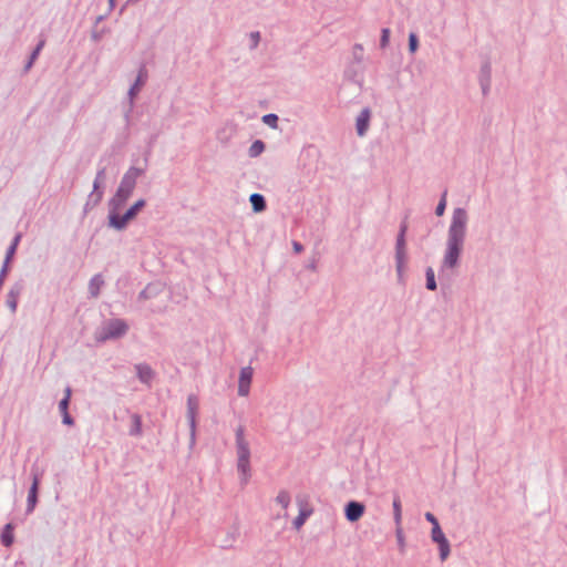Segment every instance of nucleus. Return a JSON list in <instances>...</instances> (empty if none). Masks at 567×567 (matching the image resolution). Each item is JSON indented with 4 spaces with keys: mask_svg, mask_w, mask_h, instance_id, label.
Listing matches in <instances>:
<instances>
[{
    "mask_svg": "<svg viewBox=\"0 0 567 567\" xmlns=\"http://www.w3.org/2000/svg\"><path fill=\"white\" fill-rule=\"evenodd\" d=\"M468 214L465 208L453 209L451 223L447 229L446 247L444 250L440 272L445 269H454L460 264L467 233Z\"/></svg>",
    "mask_w": 567,
    "mask_h": 567,
    "instance_id": "nucleus-1",
    "label": "nucleus"
},
{
    "mask_svg": "<svg viewBox=\"0 0 567 567\" xmlns=\"http://www.w3.org/2000/svg\"><path fill=\"white\" fill-rule=\"evenodd\" d=\"M237 470L243 484H247L250 477V449L245 439V427L239 425L235 431Z\"/></svg>",
    "mask_w": 567,
    "mask_h": 567,
    "instance_id": "nucleus-2",
    "label": "nucleus"
},
{
    "mask_svg": "<svg viewBox=\"0 0 567 567\" xmlns=\"http://www.w3.org/2000/svg\"><path fill=\"white\" fill-rule=\"evenodd\" d=\"M128 331V324L123 319H110L104 322L102 328L96 334V340L105 342L107 340H115L122 338Z\"/></svg>",
    "mask_w": 567,
    "mask_h": 567,
    "instance_id": "nucleus-3",
    "label": "nucleus"
},
{
    "mask_svg": "<svg viewBox=\"0 0 567 567\" xmlns=\"http://www.w3.org/2000/svg\"><path fill=\"white\" fill-rule=\"evenodd\" d=\"M145 205L146 200L141 198L131 205L124 214L112 215L110 218L109 227L118 231L124 230L127 227V224L138 215Z\"/></svg>",
    "mask_w": 567,
    "mask_h": 567,
    "instance_id": "nucleus-4",
    "label": "nucleus"
},
{
    "mask_svg": "<svg viewBox=\"0 0 567 567\" xmlns=\"http://www.w3.org/2000/svg\"><path fill=\"white\" fill-rule=\"evenodd\" d=\"M408 230V226L405 223H402L400 225V230L396 236V243H395V268L399 279H402L404 265L406 260V252H405V234Z\"/></svg>",
    "mask_w": 567,
    "mask_h": 567,
    "instance_id": "nucleus-5",
    "label": "nucleus"
},
{
    "mask_svg": "<svg viewBox=\"0 0 567 567\" xmlns=\"http://www.w3.org/2000/svg\"><path fill=\"white\" fill-rule=\"evenodd\" d=\"M42 475H43V471H41L37 465H33L31 467L32 483H31V486L29 487V492H28L27 508H25L27 515L33 513V511L38 504V494H39V487H40Z\"/></svg>",
    "mask_w": 567,
    "mask_h": 567,
    "instance_id": "nucleus-6",
    "label": "nucleus"
},
{
    "mask_svg": "<svg viewBox=\"0 0 567 567\" xmlns=\"http://www.w3.org/2000/svg\"><path fill=\"white\" fill-rule=\"evenodd\" d=\"M199 406L198 398L195 394L187 396V420L189 425V445H195L196 442V416Z\"/></svg>",
    "mask_w": 567,
    "mask_h": 567,
    "instance_id": "nucleus-7",
    "label": "nucleus"
},
{
    "mask_svg": "<svg viewBox=\"0 0 567 567\" xmlns=\"http://www.w3.org/2000/svg\"><path fill=\"white\" fill-rule=\"evenodd\" d=\"M147 76H148V74H147V70H146L145 65H141L137 76H136L134 83L130 86L128 92H127L128 100H130V109L125 113V121L127 124L130 122V112L133 109L134 99L137 96L142 86L145 84Z\"/></svg>",
    "mask_w": 567,
    "mask_h": 567,
    "instance_id": "nucleus-8",
    "label": "nucleus"
},
{
    "mask_svg": "<svg viewBox=\"0 0 567 567\" xmlns=\"http://www.w3.org/2000/svg\"><path fill=\"white\" fill-rule=\"evenodd\" d=\"M431 539L439 546L440 559L442 561L445 560L451 553V546L440 524H435V526L432 527Z\"/></svg>",
    "mask_w": 567,
    "mask_h": 567,
    "instance_id": "nucleus-9",
    "label": "nucleus"
},
{
    "mask_svg": "<svg viewBox=\"0 0 567 567\" xmlns=\"http://www.w3.org/2000/svg\"><path fill=\"white\" fill-rule=\"evenodd\" d=\"M145 173V168L131 166L122 176L120 187L134 192L136 182Z\"/></svg>",
    "mask_w": 567,
    "mask_h": 567,
    "instance_id": "nucleus-10",
    "label": "nucleus"
},
{
    "mask_svg": "<svg viewBox=\"0 0 567 567\" xmlns=\"http://www.w3.org/2000/svg\"><path fill=\"white\" fill-rule=\"evenodd\" d=\"M252 375H254V370L250 365L244 367L240 369L239 380H238V395L239 396H247L249 394Z\"/></svg>",
    "mask_w": 567,
    "mask_h": 567,
    "instance_id": "nucleus-11",
    "label": "nucleus"
},
{
    "mask_svg": "<svg viewBox=\"0 0 567 567\" xmlns=\"http://www.w3.org/2000/svg\"><path fill=\"white\" fill-rule=\"evenodd\" d=\"M72 389L68 385L64 390V396L59 402V411L62 416V423L68 426L74 425V419L69 413Z\"/></svg>",
    "mask_w": 567,
    "mask_h": 567,
    "instance_id": "nucleus-12",
    "label": "nucleus"
},
{
    "mask_svg": "<svg viewBox=\"0 0 567 567\" xmlns=\"http://www.w3.org/2000/svg\"><path fill=\"white\" fill-rule=\"evenodd\" d=\"M365 507L363 503L358 501H349L344 505V517L350 523L358 522L364 514Z\"/></svg>",
    "mask_w": 567,
    "mask_h": 567,
    "instance_id": "nucleus-13",
    "label": "nucleus"
},
{
    "mask_svg": "<svg viewBox=\"0 0 567 567\" xmlns=\"http://www.w3.org/2000/svg\"><path fill=\"white\" fill-rule=\"evenodd\" d=\"M22 290H23V284H22V281H19V282H16L10 288L9 292L7 293L6 303H7L8 308L11 310V312L17 311L18 299H19L20 295L22 293Z\"/></svg>",
    "mask_w": 567,
    "mask_h": 567,
    "instance_id": "nucleus-14",
    "label": "nucleus"
},
{
    "mask_svg": "<svg viewBox=\"0 0 567 567\" xmlns=\"http://www.w3.org/2000/svg\"><path fill=\"white\" fill-rule=\"evenodd\" d=\"M371 111L364 107L357 117L355 130L359 136H364L370 124Z\"/></svg>",
    "mask_w": 567,
    "mask_h": 567,
    "instance_id": "nucleus-15",
    "label": "nucleus"
},
{
    "mask_svg": "<svg viewBox=\"0 0 567 567\" xmlns=\"http://www.w3.org/2000/svg\"><path fill=\"white\" fill-rule=\"evenodd\" d=\"M137 379L146 385H151L155 373L150 364L147 363H138L135 365Z\"/></svg>",
    "mask_w": 567,
    "mask_h": 567,
    "instance_id": "nucleus-16",
    "label": "nucleus"
},
{
    "mask_svg": "<svg viewBox=\"0 0 567 567\" xmlns=\"http://www.w3.org/2000/svg\"><path fill=\"white\" fill-rule=\"evenodd\" d=\"M126 202L127 199H125L124 197L116 193L109 199L107 224L110 223V218L112 217V215H121L120 210L125 206Z\"/></svg>",
    "mask_w": 567,
    "mask_h": 567,
    "instance_id": "nucleus-17",
    "label": "nucleus"
},
{
    "mask_svg": "<svg viewBox=\"0 0 567 567\" xmlns=\"http://www.w3.org/2000/svg\"><path fill=\"white\" fill-rule=\"evenodd\" d=\"M249 202L255 213H261L267 208V202L262 194L252 193L249 196Z\"/></svg>",
    "mask_w": 567,
    "mask_h": 567,
    "instance_id": "nucleus-18",
    "label": "nucleus"
},
{
    "mask_svg": "<svg viewBox=\"0 0 567 567\" xmlns=\"http://www.w3.org/2000/svg\"><path fill=\"white\" fill-rule=\"evenodd\" d=\"M45 44V40L44 39H41L38 44L35 45V48L32 50V52L30 53V56L28 59V61L25 62L24 64V68H23V73H28L31 68L33 66L35 60L38 59L40 52L42 51L43 47Z\"/></svg>",
    "mask_w": 567,
    "mask_h": 567,
    "instance_id": "nucleus-19",
    "label": "nucleus"
},
{
    "mask_svg": "<svg viewBox=\"0 0 567 567\" xmlns=\"http://www.w3.org/2000/svg\"><path fill=\"white\" fill-rule=\"evenodd\" d=\"M104 280L101 274L94 275L89 281V293L91 297L96 298L100 295L101 287Z\"/></svg>",
    "mask_w": 567,
    "mask_h": 567,
    "instance_id": "nucleus-20",
    "label": "nucleus"
},
{
    "mask_svg": "<svg viewBox=\"0 0 567 567\" xmlns=\"http://www.w3.org/2000/svg\"><path fill=\"white\" fill-rule=\"evenodd\" d=\"M1 544L4 547H10L14 542V535H13V526L11 523H8L2 528L1 535H0Z\"/></svg>",
    "mask_w": 567,
    "mask_h": 567,
    "instance_id": "nucleus-21",
    "label": "nucleus"
},
{
    "mask_svg": "<svg viewBox=\"0 0 567 567\" xmlns=\"http://www.w3.org/2000/svg\"><path fill=\"white\" fill-rule=\"evenodd\" d=\"M132 425L130 427L128 434L131 436L137 437L142 435V416L137 413L132 414L131 416Z\"/></svg>",
    "mask_w": 567,
    "mask_h": 567,
    "instance_id": "nucleus-22",
    "label": "nucleus"
},
{
    "mask_svg": "<svg viewBox=\"0 0 567 567\" xmlns=\"http://www.w3.org/2000/svg\"><path fill=\"white\" fill-rule=\"evenodd\" d=\"M312 514V509L307 506H300L298 516L293 519L295 528H300L308 517Z\"/></svg>",
    "mask_w": 567,
    "mask_h": 567,
    "instance_id": "nucleus-23",
    "label": "nucleus"
},
{
    "mask_svg": "<svg viewBox=\"0 0 567 567\" xmlns=\"http://www.w3.org/2000/svg\"><path fill=\"white\" fill-rule=\"evenodd\" d=\"M21 237H22V235L20 233L16 234L11 244L7 248L6 257H4V259H7V262H11L13 256L16 255V251H17L18 245L21 240Z\"/></svg>",
    "mask_w": 567,
    "mask_h": 567,
    "instance_id": "nucleus-24",
    "label": "nucleus"
},
{
    "mask_svg": "<svg viewBox=\"0 0 567 567\" xmlns=\"http://www.w3.org/2000/svg\"><path fill=\"white\" fill-rule=\"evenodd\" d=\"M478 82H492V65L489 61H485L480 70Z\"/></svg>",
    "mask_w": 567,
    "mask_h": 567,
    "instance_id": "nucleus-25",
    "label": "nucleus"
},
{
    "mask_svg": "<svg viewBox=\"0 0 567 567\" xmlns=\"http://www.w3.org/2000/svg\"><path fill=\"white\" fill-rule=\"evenodd\" d=\"M266 148V144L261 140H255L248 148V155L251 158L259 156Z\"/></svg>",
    "mask_w": 567,
    "mask_h": 567,
    "instance_id": "nucleus-26",
    "label": "nucleus"
},
{
    "mask_svg": "<svg viewBox=\"0 0 567 567\" xmlns=\"http://www.w3.org/2000/svg\"><path fill=\"white\" fill-rule=\"evenodd\" d=\"M425 287L430 291H434L437 288V284L435 280V274L432 267H427L425 269Z\"/></svg>",
    "mask_w": 567,
    "mask_h": 567,
    "instance_id": "nucleus-27",
    "label": "nucleus"
},
{
    "mask_svg": "<svg viewBox=\"0 0 567 567\" xmlns=\"http://www.w3.org/2000/svg\"><path fill=\"white\" fill-rule=\"evenodd\" d=\"M392 506H393V519H394L395 526H401L402 507H401V501L398 496L394 497Z\"/></svg>",
    "mask_w": 567,
    "mask_h": 567,
    "instance_id": "nucleus-28",
    "label": "nucleus"
},
{
    "mask_svg": "<svg viewBox=\"0 0 567 567\" xmlns=\"http://www.w3.org/2000/svg\"><path fill=\"white\" fill-rule=\"evenodd\" d=\"M261 121L264 124L268 125L269 127L277 128L279 117L275 113H268L262 116Z\"/></svg>",
    "mask_w": 567,
    "mask_h": 567,
    "instance_id": "nucleus-29",
    "label": "nucleus"
},
{
    "mask_svg": "<svg viewBox=\"0 0 567 567\" xmlns=\"http://www.w3.org/2000/svg\"><path fill=\"white\" fill-rule=\"evenodd\" d=\"M363 45L361 43H355L352 48V58L353 61L358 64L363 61Z\"/></svg>",
    "mask_w": 567,
    "mask_h": 567,
    "instance_id": "nucleus-30",
    "label": "nucleus"
},
{
    "mask_svg": "<svg viewBox=\"0 0 567 567\" xmlns=\"http://www.w3.org/2000/svg\"><path fill=\"white\" fill-rule=\"evenodd\" d=\"M103 194H104L103 189H96V190L93 189L92 190V193L89 195V198H87L91 202L92 207H95L96 205L100 204V202L103 198Z\"/></svg>",
    "mask_w": 567,
    "mask_h": 567,
    "instance_id": "nucleus-31",
    "label": "nucleus"
},
{
    "mask_svg": "<svg viewBox=\"0 0 567 567\" xmlns=\"http://www.w3.org/2000/svg\"><path fill=\"white\" fill-rule=\"evenodd\" d=\"M103 194H104L103 189H96V190L93 189L92 190V193L89 195V198H87L91 202L92 207H95L96 205L100 204V202L103 198Z\"/></svg>",
    "mask_w": 567,
    "mask_h": 567,
    "instance_id": "nucleus-32",
    "label": "nucleus"
},
{
    "mask_svg": "<svg viewBox=\"0 0 567 567\" xmlns=\"http://www.w3.org/2000/svg\"><path fill=\"white\" fill-rule=\"evenodd\" d=\"M276 502L284 508H287L290 504V495L287 491H280L276 497Z\"/></svg>",
    "mask_w": 567,
    "mask_h": 567,
    "instance_id": "nucleus-33",
    "label": "nucleus"
},
{
    "mask_svg": "<svg viewBox=\"0 0 567 567\" xmlns=\"http://www.w3.org/2000/svg\"><path fill=\"white\" fill-rule=\"evenodd\" d=\"M104 179H105V167H102L97 171V173L95 175V178L93 182L94 190L102 189L101 186H102V183L104 182Z\"/></svg>",
    "mask_w": 567,
    "mask_h": 567,
    "instance_id": "nucleus-34",
    "label": "nucleus"
},
{
    "mask_svg": "<svg viewBox=\"0 0 567 567\" xmlns=\"http://www.w3.org/2000/svg\"><path fill=\"white\" fill-rule=\"evenodd\" d=\"M446 195H447V190L445 189L440 198V202L437 203V205L435 207L436 216H442L446 209Z\"/></svg>",
    "mask_w": 567,
    "mask_h": 567,
    "instance_id": "nucleus-35",
    "label": "nucleus"
},
{
    "mask_svg": "<svg viewBox=\"0 0 567 567\" xmlns=\"http://www.w3.org/2000/svg\"><path fill=\"white\" fill-rule=\"evenodd\" d=\"M419 49V38L415 32H410L409 34V52L415 53Z\"/></svg>",
    "mask_w": 567,
    "mask_h": 567,
    "instance_id": "nucleus-36",
    "label": "nucleus"
},
{
    "mask_svg": "<svg viewBox=\"0 0 567 567\" xmlns=\"http://www.w3.org/2000/svg\"><path fill=\"white\" fill-rule=\"evenodd\" d=\"M390 34H391V31L389 28H383L381 30V37H380V48L381 49H385L389 45Z\"/></svg>",
    "mask_w": 567,
    "mask_h": 567,
    "instance_id": "nucleus-37",
    "label": "nucleus"
},
{
    "mask_svg": "<svg viewBox=\"0 0 567 567\" xmlns=\"http://www.w3.org/2000/svg\"><path fill=\"white\" fill-rule=\"evenodd\" d=\"M260 39H261V35H260L259 31H251L249 33V41H250L249 49L255 50L259 45Z\"/></svg>",
    "mask_w": 567,
    "mask_h": 567,
    "instance_id": "nucleus-38",
    "label": "nucleus"
},
{
    "mask_svg": "<svg viewBox=\"0 0 567 567\" xmlns=\"http://www.w3.org/2000/svg\"><path fill=\"white\" fill-rule=\"evenodd\" d=\"M395 537H396L400 550L403 551L404 547H405V540H404L403 529L401 526H395Z\"/></svg>",
    "mask_w": 567,
    "mask_h": 567,
    "instance_id": "nucleus-39",
    "label": "nucleus"
},
{
    "mask_svg": "<svg viewBox=\"0 0 567 567\" xmlns=\"http://www.w3.org/2000/svg\"><path fill=\"white\" fill-rule=\"evenodd\" d=\"M9 265L10 262H7V259L3 260L2 267L0 269V284H3L8 271H9Z\"/></svg>",
    "mask_w": 567,
    "mask_h": 567,
    "instance_id": "nucleus-40",
    "label": "nucleus"
},
{
    "mask_svg": "<svg viewBox=\"0 0 567 567\" xmlns=\"http://www.w3.org/2000/svg\"><path fill=\"white\" fill-rule=\"evenodd\" d=\"M153 297V292L151 290V286L148 285L147 287H145L140 293H138V299L141 300H146V299H150Z\"/></svg>",
    "mask_w": 567,
    "mask_h": 567,
    "instance_id": "nucleus-41",
    "label": "nucleus"
},
{
    "mask_svg": "<svg viewBox=\"0 0 567 567\" xmlns=\"http://www.w3.org/2000/svg\"><path fill=\"white\" fill-rule=\"evenodd\" d=\"M116 194L121 195L122 197H124L125 199L128 200V198L132 196L133 192L130 190V189H125V188H122V187H117Z\"/></svg>",
    "mask_w": 567,
    "mask_h": 567,
    "instance_id": "nucleus-42",
    "label": "nucleus"
},
{
    "mask_svg": "<svg viewBox=\"0 0 567 567\" xmlns=\"http://www.w3.org/2000/svg\"><path fill=\"white\" fill-rule=\"evenodd\" d=\"M424 517L429 523H431L432 527L435 526V524H440L437 518L431 512H426Z\"/></svg>",
    "mask_w": 567,
    "mask_h": 567,
    "instance_id": "nucleus-43",
    "label": "nucleus"
},
{
    "mask_svg": "<svg viewBox=\"0 0 567 567\" xmlns=\"http://www.w3.org/2000/svg\"><path fill=\"white\" fill-rule=\"evenodd\" d=\"M482 94L487 96L491 90V82H480Z\"/></svg>",
    "mask_w": 567,
    "mask_h": 567,
    "instance_id": "nucleus-44",
    "label": "nucleus"
},
{
    "mask_svg": "<svg viewBox=\"0 0 567 567\" xmlns=\"http://www.w3.org/2000/svg\"><path fill=\"white\" fill-rule=\"evenodd\" d=\"M292 248L296 254H300L303 251V245L296 240L292 241Z\"/></svg>",
    "mask_w": 567,
    "mask_h": 567,
    "instance_id": "nucleus-45",
    "label": "nucleus"
},
{
    "mask_svg": "<svg viewBox=\"0 0 567 567\" xmlns=\"http://www.w3.org/2000/svg\"><path fill=\"white\" fill-rule=\"evenodd\" d=\"M91 208H93V207L91 206V202L87 199L84 205V213L89 212Z\"/></svg>",
    "mask_w": 567,
    "mask_h": 567,
    "instance_id": "nucleus-46",
    "label": "nucleus"
},
{
    "mask_svg": "<svg viewBox=\"0 0 567 567\" xmlns=\"http://www.w3.org/2000/svg\"><path fill=\"white\" fill-rule=\"evenodd\" d=\"M110 10H113L115 7V0H109Z\"/></svg>",
    "mask_w": 567,
    "mask_h": 567,
    "instance_id": "nucleus-47",
    "label": "nucleus"
},
{
    "mask_svg": "<svg viewBox=\"0 0 567 567\" xmlns=\"http://www.w3.org/2000/svg\"><path fill=\"white\" fill-rule=\"evenodd\" d=\"M103 18H104L103 16L97 17L95 22L96 23L101 22L103 20Z\"/></svg>",
    "mask_w": 567,
    "mask_h": 567,
    "instance_id": "nucleus-48",
    "label": "nucleus"
}]
</instances>
